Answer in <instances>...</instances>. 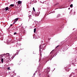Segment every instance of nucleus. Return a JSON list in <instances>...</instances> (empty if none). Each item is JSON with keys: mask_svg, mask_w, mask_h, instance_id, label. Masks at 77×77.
Here are the masks:
<instances>
[{"mask_svg": "<svg viewBox=\"0 0 77 77\" xmlns=\"http://www.w3.org/2000/svg\"><path fill=\"white\" fill-rule=\"evenodd\" d=\"M72 6H73V5H72V4H71L70 5V7L71 8H72Z\"/></svg>", "mask_w": 77, "mask_h": 77, "instance_id": "nucleus-8", "label": "nucleus"}, {"mask_svg": "<svg viewBox=\"0 0 77 77\" xmlns=\"http://www.w3.org/2000/svg\"><path fill=\"white\" fill-rule=\"evenodd\" d=\"M13 24H15V22Z\"/></svg>", "mask_w": 77, "mask_h": 77, "instance_id": "nucleus-24", "label": "nucleus"}, {"mask_svg": "<svg viewBox=\"0 0 77 77\" xmlns=\"http://www.w3.org/2000/svg\"><path fill=\"white\" fill-rule=\"evenodd\" d=\"M16 34H17V32H14V35H16Z\"/></svg>", "mask_w": 77, "mask_h": 77, "instance_id": "nucleus-17", "label": "nucleus"}, {"mask_svg": "<svg viewBox=\"0 0 77 77\" xmlns=\"http://www.w3.org/2000/svg\"><path fill=\"white\" fill-rule=\"evenodd\" d=\"M16 53L18 54V52H17Z\"/></svg>", "mask_w": 77, "mask_h": 77, "instance_id": "nucleus-21", "label": "nucleus"}, {"mask_svg": "<svg viewBox=\"0 0 77 77\" xmlns=\"http://www.w3.org/2000/svg\"><path fill=\"white\" fill-rule=\"evenodd\" d=\"M45 47H44V48H43V49L44 50V49H45Z\"/></svg>", "mask_w": 77, "mask_h": 77, "instance_id": "nucleus-20", "label": "nucleus"}, {"mask_svg": "<svg viewBox=\"0 0 77 77\" xmlns=\"http://www.w3.org/2000/svg\"><path fill=\"white\" fill-rule=\"evenodd\" d=\"M66 70L67 71H69V70H68V69H66Z\"/></svg>", "mask_w": 77, "mask_h": 77, "instance_id": "nucleus-19", "label": "nucleus"}, {"mask_svg": "<svg viewBox=\"0 0 77 77\" xmlns=\"http://www.w3.org/2000/svg\"><path fill=\"white\" fill-rule=\"evenodd\" d=\"M8 70H10V67H8Z\"/></svg>", "mask_w": 77, "mask_h": 77, "instance_id": "nucleus-14", "label": "nucleus"}, {"mask_svg": "<svg viewBox=\"0 0 77 77\" xmlns=\"http://www.w3.org/2000/svg\"><path fill=\"white\" fill-rule=\"evenodd\" d=\"M10 26H12V24H11V25H10Z\"/></svg>", "mask_w": 77, "mask_h": 77, "instance_id": "nucleus-22", "label": "nucleus"}, {"mask_svg": "<svg viewBox=\"0 0 77 77\" xmlns=\"http://www.w3.org/2000/svg\"><path fill=\"white\" fill-rule=\"evenodd\" d=\"M68 9H69H69H70V8H68Z\"/></svg>", "mask_w": 77, "mask_h": 77, "instance_id": "nucleus-23", "label": "nucleus"}, {"mask_svg": "<svg viewBox=\"0 0 77 77\" xmlns=\"http://www.w3.org/2000/svg\"><path fill=\"white\" fill-rule=\"evenodd\" d=\"M16 3H18V2H16Z\"/></svg>", "mask_w": 77, "mask_h": 77, "instance_id": "nucleus-25", "label": "nucleus"}, {"mask_svg": "<svg viewBox=\"0 0 77 77\" xmlns=\"http://www.w3.org/2000/svg\"><path fill=\"white\" fill-rule=\"evenodd\" d=\"M11 55H12L11 54Z\"/></svg>", "mask_w": 77, "mask_h": 77, "instance_id": "nucleus-28", "label": "nucleus"}, {"mask_svg": "<svg viewBox=\"0 0 77 77\" xmlns=\"http://www.w3.org/2000/svg\"><path fill=\"white\" fill-rule=\"evenodd\" d=\"M59 47V45H58V46H57L56 47V48H57V47Z\"/></svg>", "mask_w": 77, "mask_h": 77, "instance_id": "nucleus-18", "label": "nucleus"}, {"mask_svg": "<svg viewBox=\"0 0 77 77\" xmlns=\"http://www.w3.org/2000/svg\"><path fill=\"white\" fill-rule=\"evenodd\" d=\"M33 10L35 12V8L34 7H33Z\"/></svg>", "mask_w": 77, "mask_h": 77, "instance_id": "nucleus-9", "label": "nucleus"}, {"mask_svg": "<svg viewBox=\"0 0 77 77\" xmlns=\"http://www.w3.org/2000/svg\"><path fill=\"white\" fill-rule=\"evenodd\" d=\"M39 15V14H35V16H38Z\"/></svg>", "mask_w": 77, "mask_h": 77, "instance_id": "nucleus-12", "label": "nucleus"}, {"mask_svg": "<svg viewBox=\"0 0 77 77\" xmlns=\"http://www.w3.org/2000/svg\"><path fill=\"white\" fill-rule=\"evenodd\" d=\"M10 6H11V7H12L15 6V5H14V4H11V5H10Z\"/></svg>", "mask_w": 77, "mask_h": 77, "instance_id": "nucleus-5", "label": "nucleus"}, {"mask_svg": "<svg viewBox=\"0 0 77 77\" xmlns=\"http://www.w3.org/2000/svg\"><path fill=\"white\" fill-rule=\"evenodd\" d=\"M54 51V50H53L52 51L51 53H50V54H51L52 53H53V52Z\"/></svg>", "mask_w": 77, "mask_h": 77, "instance_id": "nucleus-11", "label": "nucleus"}, {"mask_svg": "<svg viewBox=\"0 0 77 77\" xmlns=\"http://www.w3.org/2000/svg\"><path fill=\"white\" fill-rule=\"evenodd\" d=\"M47 77H50V76H48Z\"/></svg>", "mask_w": 77, "mask_h": 77, "instance_id": "nucleus-26", "label": "nucleus"}, {"mask_svg": "<svg viewBox=\"0 0 77 77\" xmlns=\"http://www.w3.org/2000/svg\"><path fill=\"white\" fill-rule=\"evenodd\" d=\"M1 34V33H0V35Z\"/></svg>", "mask_w": 77, "mask_h": 77, "instance_id": "nucleus-27", "label": "nucleus"}, {"mask_svg": "<svg viewBox=\"0 0 77 77\" xmlns=\"http://www.w3.org/2000/svg\"><path fill=\"white\" fill-rule=\"evenodd\" d=\"M6 54H7V55L8 56H9V53H7Z\"/></svg>", "mask_w": 77, "mask_h": 77, "instance_id": "nucleus-15", "label": "nucleus"}, {"mask_svg": "<svg viewBox=\"0 0 77 77\" xmlns=\"http://www.w3.org/2000/svg\"><path fill=\"white\" fill-rule=\"evenodd\" d=\"M39 51H40V55L41 56L42 55V54L41 53H42V51H41V48H42V46L41 45L39 47Z\"/></svg>", "mask_w": 77, "mask_h": 77, "instance_id": "nucleus-2", "label": "nucleus"}, {"mask_svg": "<svg viewBox=\"0 0 77 77\" xmlns=\"http://www.w3.org/2000/svg\"><path fill=\"white\" fill-rule=\"evenodd\" d=\"M22 3V1H18V4H17V5H15V7H18L19 5H21Z\"/></svg>", "mask_w": 77, "mask_h": 77, "instance_id": "nucleus-1", "label": "nucleus"}, {"mask_svg": "<svg viewBox=\"0 0 77 77\" xmlns=\"http://www.w3.org/2000/svg\"><path fill=\"white\" fill-rule=\"evenodd\" d=\"M9 9V7H6L5 9H4V10H5V11H8V10Z\"/></svg>", "mask_w": 77, "mask_h": 77, "instance_id": "nucleus-3", "label": "nucleus"}, {"mask_svg": "<svg viewBox=\"0 0 77 77\" xmlns=\"http://www.w3.org/2000/svg\"><path fill=\"white\" fill-rule=\"evenodd\" d=\"M29 18H30L31 17V15H29Z\"/></svg>", "mask_w": 77, "mask_h": 77, "instance_id": "nucleus-13", "label": "nucleus"}, {"mask_svg": "<svg viewBox=\"0 0 77 77\" xmlns=\"http://www.w3.org/2000/svg\"><path fill=\"white\" fill-rule=\"evenodd\" d=\"M14 57H15V56L13 55V56H12V59H14Z\"/></svg>", "mask_w": 77, "mask_h": 77, "instance_id": "nucleus-10", "label": "nucleus"}, {"mask_svg": "<svg viewBox=\"0 0 77 77\" xmlns=\"http://www.w3.org/2000/svg\"><path fill=\"white\" fill-rule=\"evenodd\" d=\"M36 28H35L34 29V33H35V32H36Z\"/></svg>", "mask_w": 77, "mask_h": 77, "instance_id": "nucleus-6", "label": "nucleus"}, {"mask_svg": "<svg viewBox=\"0 0 77 77\" xmlns=\"http://www.w3.org/2000/svg\"><path fill=\"white\" fill-rule=\"evenodd\" d=\"M18 18H17L15 19V20H14V22H16L17 21H18Z\"/></svg>", "mask_w": 77, "mask_h": 77, "instance_id": "nucleus-4", "label": "nucleus"}, {"mask_svg": "<svg viewBox=\"0 0 77 77\" xmlns=\"http://www.w3.org/2000/svg\"><path fill=\"white\" fill-rule=\"evenodd\" d=\"M2 55H4V54H2V55H0V56H1V57H2Z\"/></svg>", "mask_w": 77, "mask_h": 77, "instance_id": "nucleus-16", "label": "nucleus"}, {"mask_svg": "<svg viewBox=\"0 0 77 77\" xmlns=\"http://www.w3.org/2000/svg\"><path fill=\"white\" fill-rule=\"evenodd\" d=\"M3 59H2L1 60V62H2V63H3Z\"/></svg>", "mask_w": 77, "mask_h": 77, "instance_id": "nucleus-7", "label": "nucleus"}]
</instances>
